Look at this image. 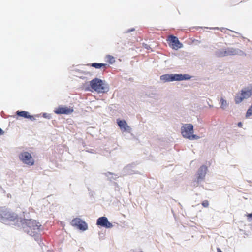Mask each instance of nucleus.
<instances>
[{
	"instance_id": "obj_30",
	"label": "nucleus",
	"mask_w": 252,
	"mask_h": 252,
	"mask_svg": "<svg viewBox=\"0 0 252 252\" xmlns=\"http://www.w3.org/2000/svg\"><path fill=\"white\" fill-rule=\"evenodd\" d=\"M4 134V131L0 128V135H3Z\"/></svg>"
},
{
	"instance_id": "obj_31",
	"label": "nucleus",
	"mask_w": 252,
	"mask_h": 252,
	"mask_svg": "<svg viewBox=\"0 0 252 252\" xmlns=\"http://www.w3.org/2000/svg\"><path fill=\"white\" fill-rule=\"evenodd\" d=\"M248 216L249 217V219L251 218L252 219V213L249 214Z\"/></svg>"
},
{
	"instance_id": "obj_26",
	"label": "nucleus",
	"mask_w": 252,
	"mask_h": 252,
	"mask_svg": "<svg viewBox=\"0 0 252 252\" xmlns=\"http://www.w3.org/2000/svg\"><path fill=\"white\" fill-rule=\"evenodd\" d=\"M108 57L110 59V63H112L114 62V59L113 57H112L110 55H109L108 56Z\"/></svg>"
},
{
	"instance_id": "obj_22",
	"label": "nucleus",
	"mask_w": 252,
	"mask_h": 252,
	"mask_svg": "<svg viewBox=\"0 0 252 252\" xmlns=\"http://www.w3.org/2000/svg\"><path fill=\"white\" fill-rule=\"evenodd\" d=\"M55 110H73L72 108H68L67 107L60 106Z\"/></svg>"
},
{
	"instance_id": "obj_7",
	"label": "nucleus",
	"mask_w": 252,
	"mask_h": 252,
	"mask_svg": "<svg viewBox=\"0 0 252 252\" xmlns=\"http://www.w3.org/2000/svg\"><path fill=\"white\" fill-rule=\"evenodd\" d=\"M136 164L134 163L126 165L122 169L120 176H124L139 173L138 171L134 170Z\"/></svg>"
},
{
	"instance_id": "obj_20",
	"label": "nucleus",
	"mask_w": 252,
	"mask_h": 252,
	"mask_svg": "<svg viewBox=\"0 0 252 252\" xmlns=\"http://www.w3.org/2000/svg\"><path fill=\"white\" fill-rule=\"evenodd\" d=\"M17 115L19 116L24 117L25 118H28L29 117H30V115H27V111H17Z\"/></svg>"
},
{
	"instance_id": "obj_2",
	"label": "nucleus",
	"mask_w": 252,
	"mask_h": 252,
	"mask_svg": "<svg viewBox=\"0 0 252 252\" xmlns=\"http://www.w3.org/2000/svg\"><path fill=\"white\" fill-rule=\"evenodd\" d=\"M90 85L93 90L99 93H104L109 90L108 84L105 81L97 78L91 80Z\"/></svg>"
},
{
	"instance_id": "obj_15",
	"label": "nucleus",
	"mask_w": 252,
	"mask_h": 252,
	"mask_svg": "<svg viewBox=\"0 0 252 252\" xmlns=\"http://www.w3.org/2000/svg\"><path fill=\"white\" fill-rule=\"evenodd\" d=\"M219 104L220 106V108L223 110L227 109L229 105V103L223 97L220 98Z\"/></svg>"
},
{
	"instance_id": "obj_38",
	"label": "nucleus",
	"mask_w": 252,
	"mask_h": 252,
	"mask_svg": "<svg viewBox=\"0 0 252 252\" xmlns=\"http://www.w3.org/2000/svg\"><path fill=\"white\" fill-rule=\"evenodd\" d=\"M32 120H33V119H35V118H34V117H33V115H32Z\"/></svg>"
},
{
	"instance_id": "obj_14",
	"label": "nucleus",
	"mask_w": 252,
	"mask_h": 252,
	"mask_svg": "<svg viewBox=\"0 0 252 252\" xmlns=\"http://www.w3.org/2000/svg\"><path fill=\"white\" fill-rule=\"evenodd\" d=\"M169 41L172 43V48L175 50L181 48L183 46L182 43L180 42L178 38L173 35H170L168 38Z\"/></svg>"
},
{
	"instance_id": "obj_39",
	"label": "nucleus",
	"mask_w": 252,
	"mask_h": 252,
	"mask_svg": "<svg viewBox=\"0 0 252 252\" xmlns=\"http://www.w3.org/2000/svg\"><path fill=\"white\" fill-rule=\"evenodd\" d=\"M129 252H133V251H130Z\"/></svg>"
},
{
	"instance_id": "obj_36",
	"label": "nucleus",
	"mask_w": 252,
	"mask_h": 252,
	"mask_svg": "<svg viewBox=\"0 0 252 252\" xmlns=\"http://www.w3.org/2000/svg\"><path fill=\"white\" fill-rule=\"evenodd\" d=\"M223 30H224V28H222L220 29V30H221V31H222V32L223 31Z\"/></svg>"
},
{
	"instance_id": "obj_16",
	"label": "nucleus",
	"mask_w": 252,
	"mask_h": 252,
	"mask_svg": "<svg viewBox=\"0 0 252 252\" xmlns=\"http://www.w3.org/2000/svg\"><path fill=\"white\" fill-rule=\"evenodd\" d=\"M104 174L106 177L108 178V179L110 181L115 180L118 177H120V176H118L117 174L110 172L105 173Z\"/></svg>"
},
{
	"instance_id": "obj_1",
	"label": "nucleus",
	"mask_w": 252,
	"mask_h": 252,
	"mask_svg": "<svg viewBox=\"0 0 252 252\" xmlns=\"http://www.w3.org/2000/svg\"><path fill=\"white\" fill-rule=\"evenodd\" d=\"M23 214V219L18 218L15 213L10 212L7 209L0 208V221L3 223H7L16 220V224L21 226L24 230L30 235L32 225L31 214L29 212H25Z\"/></svg>"
},
{
	"instance_id": "obj_25",
	"label": "nucleus",
	"mask_w": 252,
	"mask_h": 252,
	"mask_svg": "<svg viewBox=\"0 0 252 252\" xmlns=\"http://www.w3.org/2000/svg\"><path fill=\"white\" fill-rule=\"evenodd\" d=\"M209 204V202L207 200H204L202 203V206L204 207H208Z\"/></svg>"
},
{
	"instance_id": "obj_23",
	"label": "nucleus",
	"mask_w": 252,
	"mask_h": 252,
	"mask_svg": "<svg viewBox=\"0 0 252 252\" xmlns=\"http://www.w3.org/2000/svg\"><path fill=\"white\" fill-rule=\"evenodd\" d=\"M57 114H70L73 111H54Z\"/></svg>"
},
{
	"instance_id": "obj_28",
	"label": "nucleus",
	"mask_w": 252,
	"mask_h": 252,
	"mask_svg": "<svg viewBox=\"0 0 252 252\" xmlns=\"http://www.w3.org/2000/svg\"><path fill=\"white\" fill-rule=\"evenodd\" d=\"M134 31H135V29L134 28H131V29L127 30V31H125L124 32L125 33H129V32H133Z\"/></svg>"
},
{
	"instance_id": "obj_32",
	"label": "nucleus",
	"mask_w": 252,
	"mask_h": 252,
	"mask_svg": "<svg viewBox=\"0 0 252 252\" xmlns=\"http://www.w3.org/2000/svg\"><path fill=\"white\" fill-rule=\"evenodd\" d=\"M217 252H222L221 249L219 248H217Z\"/></svg>"
},
{
	"instance_id": "obj_24",
	"label": "nucleus",
	"mask_w": 252,
	"mask_h": 252,
	"mask_svg": "<svg viewBox=\"0 0 252 252\" xmlns=\"http://www.w3.org/2000/svg\"><path fill=\"white\" fill-rule=\"evenodd\" d=\"M43 117L47 119H50L52 118L51 115L48 113H43Z\"/></svg>"
},
{
	"instance_id": "obj_27",
	"label": "nucleus",
	"mask_w": 252,
	"mask_h": 252,
	"mask_svg": "<svg viewBox=\"0 0 252 252\" xmlns=\"http://www.w3.org/2000/svg\"><path fill=\"white\" fill-rule=\"evenodd\" d=\"M251 115H252V111H247L246 115V118H249Z\"/></svg>"
},
{
	"instance_id": "obj_40",
	"label": "nucleus",
	"mask_w": 252,
	"mask_h": 252,
	"mask_svg": "<svg viewBox=\"0 0 252 252\" xmlns=\"http://www.w3.org/2000/svg\"><path fill=\"white\" fill-rule=\"evenodd\" d=\"M140 252H143L142 251H140Z\"/></svg>"
},
{
	"instance_id": "obj_3",
	"label": "nucleus",
	"mask_w": 252,
	"mask_h": 252,
	"mask_svg": "<svg viewBox=\"0 0 252 252\" xmlns=\"http://www.w3.org/2000/svg\"><path fill=\"white\" fill-rule=\"evenodd\" d=\"M191 78V76L188 74H166L160 77V80L163 82L187 80Z\"/></svg>"
},
{
	"instance_id": "obj_35",
	"label": "nucleus",
	"mask_w": 252,
	"mask_h": 252,
	"mask_svg": "<svg viewBox=\"0 0 252 252\" xmlns=\"http://www.w3.org/2000/svg\"><path fill=\"white\" fill-rule=\"evenodd\" d=\"M252 105L251 106V107L250 108H249L248 109V110H252Z\"/></svg>"
},
{
	"instance_id": "obj_34",
	"label": "nucleus",
	"mask_w": 252,
	"mask_h": 252,
	"mask_svg": "<svg viewBox=\"0 0 252 252\" xmlns=\"http://www.w3.org/2000/svg\"><path fill=\"white\" fill-rule=\"evenodd\" d=\"M210 29H219V28H218V27L211 28Z\"/></svg>"
},
{
	"instance_id": "obj_4",
	"label": "nucleus",
	"mask_w": 252,
	"mask_h": 252,
	"mask_svg": "<svg viewBox=\"0 0 252 252\" xmlns=\"http://www.w3.org/2000/svg\"><path fill=\"white\" fill-rule=\"evenodd\" d=\"M32 230H36L37 231H32V237H34V240L38 243L39 245L42 248L43 243L41 239V232L43 230V227L40 222L37 221L36 220H32Z\"/></svg>"
},
{
	"instance_id": "obj_6",
	"label": "nucleus",
	"mask_w": 252,
	"mask_h": 252,
	"mask_svg": "<svg viewBox=\"0 0 252 252\" xmlns=\"http://www.w3.org/2000/svg\"><path fill=\"white\" fill-rule=\"evenodd\" d=\"M207 170V167L205 165H202L200 167L196 174L197 181L193 182L194 186H198L199 183L204 180Z\"/></svg>"
},
{
	"instance_id": "obj_21",
	"label": "nucleus",
	"mask_w": 252,
	"mask_h": 252,
	"mask_svg": "<svg viewBox=\"0 0 252 252\" xmlns=\"http://www.w3.org/2000/svg\"><path fill=\"white\" fill-rule=\"evenodd\" d=\"M199 136H197V135L191 134L189 137L188 138V139L190 140H196L198 139L199 138Z\"/></svg>"
},
{
	"instance_id": "obj_18",
	"label": "nucleus",
	"mask_w": 252,
	"mask_h": 252,
	"mask_svg": "<svg viewBox=\"0 0 252 252\" xmlns=\"http://www.w3.org/2000/svg\"><path fill=\"white\" fill-rule=\"evenodd\" d=\"M90 65L92 67H94L96 69H99L101 68L102 67H106L108 65L105 63H92Z\"/></svg>"
},
{
	"instance_id": "obj_11",
	"label": "nucleus",
	"mask_w": 252,
	"mask_h": 252,
	"mask_svg": "<svg viewBox=\"0 0 252 252\" xmlns=\"http://www.w3.org/2000/svg\"><path fill=\"white\" fill-rule=\"evenodd\" d=\"M20 160L26 164L30 165L31 163L32 156L31 154L28 152H22L19 155Z\"/></svg>"
},
{
	"instance_id": "obj_37",
	"label": "nucleus",
	"mask_w": 252,
	"mask_h": 252,
	"mask_svg": "<svg viewBox=\"0 0 252 252\" xmlns=\"http://www.w3.org/2000/svg\"><path fill=\"white\" fill-rule=\"evenodd\" d=\"M32 165H34V161H33V159H32Z\"/></svg>"
},
{
	"instance_id": "obj_8",
	"label": "nucleus",
	"mask_w": 252,
	"mask_h": 252,
	"mask_svg": "<svg viewBox=\"0 0 252 252\" xmlns=\"http://www.w3.org/2000/svg\"><path fill=\"white\" fill-rule=\"evenodd\" d=\"M71 225L76 227L79 230L85 231L88 229V225L86 222L80 218L73 219L71 222Z\"/></svg>"
},
{
	"instance_id": "obj_17",
	"label": "nucleus",
	"mask_w": 252,
	"mask_h": 252,
	"mask_svg": "<svg viewBox=\"0 0 252 252\" xmlns=\"http://www.w3.org/2000/svg\"><path fill=\"white\" fill-rule=\"evenodd\" d=\"M215 55L217 57H223L226 56V48L219 49L215 52Z\"/></svg>"
},
{
	"instance_id": "obj_13",
	"label": "nucleus",
	"mask_w": 252,
	"mask_h": 252,
	"mask_svg": "<svg viewBox=\"0 0 252 252\" xmlns=\"http://www.w3.org/2000/svg\"><path fill=\"white\" fill-rule=\"evenodd\" d=\"M226 56L232 55L245 56L246 54L241 50L233 47L226 48Z\"/></svg>"
},
{
	"instance_id": "obj_12",
	"label": "nucleus",
	"mask_w": 252,
	"mask_h": 252,
	"mask_svg": "<svg viewBox=\"0 0 252 252\" xmlns=\"http://www.w3.org/2000/svg\"><path fill=\"white\" fill-rule=\"evenodd\" d=\"M117 123L122 132H130L131 128L128 126L125 120L117 119Z\"/></svg>"
},
{
	"instance_id": "obj_29",
	"label": "nucleus",
	"mask_w": 252,
	"mask_h": 252,
	"mask_svg": "<svg viewBox=\"0 0 252 252\" xmlns=\"http://www.w3.org/2000/svg\"><path fill=\"white\" fill-rule=\"evenodd\" d=\"M237 125H238V126L239 127H242V126H243V124H242V122H239V123H238Z\"/></svg>"
},
{
	"instance_id": "obj_19",
	"label": "nucleus",
	"mask_w": 252,
	"mask_h": 252,
	"mask_svg": "<svg viewBox=\"0 0 252 252\" xmlns=\"http://www.w3.org/2000/svg\"><path fill=\"white\" fill-rule=\"evenodd\" d=\"M147 97L149 98H152L154 100H158V94L155 92H152L147 94H146Z\"/></svg>"
},
{
	"instance_id": "obj_9",
	"label": "nucleus",
	"mask_w": 252,
	"mask_h": 252,
	"mask_svg": "<svg viewBox=\"0 0 252 252\" xmlns=\"http://www.w3.org/2000/svg\"><path fill=\"white\" fill-rule=\"evenodd\" d=\"M181 131L182 136L188 139L191 134L193 133V126L191 124H186L182 126Z\"/></svg>"
},
{
	"instance_id": "obj_10",
	"label": "nucleus",
	"mask_w": 252,
	"mask_h": 252,
	"mask_svg": "<svg viewBox=\"0 0 252 252\" xmlns=\"http://www.w3.org/2000/svg\"><path fill=\"white\" fill-rule=\"evenodd\" d=\"M96 225L106 228H111L113 226V224L109 221L107 218L104 216L99 217L97 220Z\"/></svg>"
},
{
	"instance_id": "obj_5",
	"label": "nucleus",
	"mask_w": 252,
	"mask_h": 252,
	"mask_svg": "<svg viewBox=\"0 0 252 252\" xmlns=\"http://www.w3.org/2000/svg\"><path fill=\"white\" fill-rule=\"evenodd\" d=\"M252 95V88H245L240 93L236 94L234 101L236 104H239L245 99H247Z\"/></svg>"
},
{
	"instance_id": "obj_33",
	"label": "nucleus",
	"mask_w": 252,
	"mask_h": 252,
	"mask_svg": "<svg viewBox=\"0 0 252 252\" xmlns=\"http://www.w3.org/2000/svg\"><path fill=\"white\" fill-rule=\"evenodd\" d=\"M145 48L148 49L149 48V46L148 45H147V44H146L145 46Z\"/></svg>"
}]
</instances>
